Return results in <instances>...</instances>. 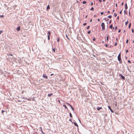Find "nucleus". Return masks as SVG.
I'll use <instances>...</instances> for the list:
<instances>
[{
	"label": "nucleus",
	"mask_w": 134,
	"mask_h": 134,
	"mask_svg": "<svg viewBox=\"0 0 134 134\" xmlns=\"http://www.w3.org/2000/svg\"><path fill=\"white\" fill-rule=\"evenodd\" d=\"M116 45H117V43H116H116H115V44H114V45H115V46H116Z\"/></svg>",
	"instance_id": "58836bf2"
},
{
	"label": "nucleus",
	"mask_w": 134,
	"mask_h": 134,
	"mask_svg": "<svg viewBox=\"0 0 134 134\" xmlns=\"http://www.w3.org/2000/svg\"><path fill=\"white\" fill-rule=\"evenodd\" d=\"M87 16H86V18H87Z\"/></svg>",
	"instance_id": "69168bd1"
},
{
	"label": "nucleus",
	"mask_w": 134,
	"mask_h": 134,
	"mask_svg": "<svg viewBox=\"0 0 134 134\" xmlns=\"http://www.w3.org/2000/svg\"><path fill=\"white\" fill-rule=\"evenodd\" d=\"M105 0H103V2H105Z\"/></svg>",
	"instance_id": "864d4df0"
},
{
	"label": "nucleus",
	"mask_w": 134,
	"mask_h": 134,
	"mask_svg": "<svg viewBox=\"0 0 134 134\" xmlns=\"http://www.w3.org/2000/svg\"><path fill=\"white\" fill-rule=\"evenodd\" d=\"M123 4H124V2H123L122 3L121 5H123Z\"/></svg>",
	"instance_id": "c03bdc74"
},
{
	"label": "nucleus",
	"mask_w": 134,
	"mask_h": 134,
	"mask_svg": "<svg viewBox=\"0 0 134 134\" xmlns=\"http://www.w3.org/2000/svg\"><path fill=\"white\" fill-rule=\"evenodd\" d=\"M70 114V117H71V118H72V116L71 115V113H70V114Z\"/></svg>",
	"instance_id": "aec40b11"
},
{
	"label": "nucleus",
	"mask_w": 134,
	"mask_h": 134,
	"mask_svg": "<svg viewBox=\"0 0 134 134\" xmlns=\"http://www.w3.org/2000/svg\"><path fill=\"white\" fill-rule=\"evenodd\" d=\"M119 75L120 76H121L122 79L124 80L125 79V77L122 76L121 74H119Z\"/></svg>",
	"instance_id": "20e7f679"
},
{
	"label": "nucleus",
	"mask_w": 134,
	"mask_h": 134,
	"mask_svg": "<svg viewBox=\"0 0 134 134\" xmlns=\"http://www.w3.org/2000/svg\"><path fill=\"white\" fill-rule=\"evenodd\" d=\"M47 34L48 35V36H50L51 34V33L49 31H48L47 33Z\"/></svg>",
	"instance_id": "1a4fd4ad"
},
{
	"label": "nucleus",
	"mask_w": 134,
	"mask_h": 134,
	"mask_svg": "<svg viewBox=\"0 0 134 134\" xmlns=\"http://www.w3.org/2000/svg\"><path fill=\"white\" fill-rule=\"evenodd\" d=\"M53 94V93H50V94H48V97H50V96H51Z\"/></svg>",
	"instance_id": "9b49d317"
},
{
	"label": "nucleus",
	"mask_w": 134,
	"mask_h": 134,
	"mask_svg": "<svg viewBox=\"0 0 134 134\" xmlns=\"http://www.w3.org/2000/svg\"><path fill=\"white\" fill-rule=\"evenodd\" d=\"M86 24H87L86 23H84L83 24V25L84 26H85L86 25Z\"/></svg>",
	"instance_id": "72a5a7b5"
},
{
	"label": "nucleus",
	"mask_w": 134,
	"mask_h": 134,
	"mask_svg": "<svg viewBox=\"0 0 134 134\" xmlns=\"http://www.w3.org/2000/svg\"><path fill=\"white\" fill-rule=\"evenodd\" d=\"M93 2H92V3H91V6H92L93 5Z\"/></svg>",
	"instance_id": "37998d69"
},
{
	"label": "nucleus",
	"mask_w": 134,
	"mask_h": 134,
	"mask_svg": "<svg viewBox=\"0 0 134 134\" xmlns=\"http://www.w3.org/2000/svg\"><path fill=\"white\" fill-rule=\"evenodd\" d=\"M110 22H111V21H110V22H109V23H110Z\"/></svg>",
	"instance_id": "774afa93"
},
{
	"label": "nucleus",
	"mask_w": 134,
	"mask_h": 134,
	"mask_svg": "<svg viewBox=\"0 0 134 134\" xmlns=\"http://www.w3.org/2000/svg\"><path fill=\"white\" fill-rule=\"evenodd\" d=\"M101 26L102 27V30H104L105 29V25L104 23H102L101 24Z\"/></svg>",
	"instance_id": "f257e3e1"
},
{
	"label": "nucleus",
	"mask_w": 134,
	"mask_h": 134,
	"mask_svg": "<svg viewBox=\"0 0 134 134\" xmlns=\"http://www.w3.org/2000/svg\"><path fill=\"white\" fill-rule=\"evenodd\" d=\"M129 23V21L128 20H127V21L125 23V25H126V26H127V24H128Z\"/></svg>",
	"instance_id": "9d476101"
},
{
	"label": "nucleus",
	"mask_w": 134,
	"mask_h": 134,
	"mask_svg": "<svg viewBox=\"0 0 134 134\" xmlns=\"http://www.w3.org/2000/svg\"><path fill=\"white\" fill-rule=\"evenodd\" d=\"M128 63H131V62H130V60H128Z\"/></svg>",
	"instance_id": "c9c22d12"
},
{
	"label": "nucleus",
	"mask_w": 134,
	"mask_h": 134,
	"mask_svg": "<svg viewBox=\"0 0 134 134\" xmlns=\"http://www.w3.org/2000/svg\"><path fill=\"white\" fill-rule=\"evenodd\" d=\"M129 14L130 15V12H129Z\"/></svg>",
	"instance_id": "052dcab7"
},
{
	"label": "nucleus",
	"mask_w": 134,
	"mask_h": 134,
	"mask_svg": "<svg viewBox=\"0 0 134 134\" xmlns=\"http://www.w3.org/2000/svg\"><path fill=\"white\" fill-rule=\"evenodd\" d=\"M48 40H50V36H48Z\"/></svg>",
	"instance_id": "7c9ffc66"
},
{
	"label": "nucleus",
	"mask_w": 134,
	"mask_h": 134,
	"mask_svg": "<svg viewBox=\"0 0 134 134\" xmlns=\"http://www.w3.org/2000/svg\"><path fill=\"white\" fill-rule=\"evenodd\" d=\"M116 40L117 41H118V38H116Z\"/></svg>",
	"instance_id": "6e6d98bb"
},
{
	"label": "nucleus",
	"mask_w": 134,
	"mask_h": 134,
	"mask_svg": "<svg viewBox=\"0 0 134 134\" xmlns=\"http://www.w3.org/2000/svg\"><path fill=\"white\" fill-rule=\"evenodd\" d=\"M50 7H49V5H48L47 6V10H49L50 9Z\"/></svg>",
	"instance_id": "6e6552de"
},
{
	"label": "nucleus",
	"mask_w": 134,
	"mask_h": 134,
	"mask_svg": "<svg viewBox=\"0 0 134 134\" xmlns=\"http://www.w3.org/2000/svg\"><path fill=\"white\" fill-rule=\"evenodd\" d=\"M132 33H133L134 32V30L133 29H132Z\"/></svg>",
	"instance_id": "2f4dec72"
},
{
	"label": "nucleus",
	"mask_w": 134,
	"mask_h": 134,
	"mask_svg": "<svg viewBox=\"0 0 134 134\" xmlns=\"http://www.w3.org/2000/svg\"><path fill=\"white\" fill-rule=\"evenodd\" d=\"M93 41H95V38H93Z\"/></svg>",
	"instance_id": "a19ab883"
},
{
	"label": "nucleus",
	"mask_w": 134,
	"mask_h": 134,
	"mask_svg": "<svg viewBox=\"0 0 134 134\" xmlns=\"http://www.w3.org/2000/svg\"><path fill=\"white\" fill-rule=\"evenodd\" d=\"M99 2H102V0H98Z\"/></svg>",
	"instance_id": "e433bc0d"
},
{
	"label": "nucleus",
	"mask_w": 134,
	"mask_h": 134,
	"mask_svg": "<svg viewBox=\"0 0 134 134\" xmlns=\"http://www.w3.org/2000/svg\"><path fill=\"white\" fill-rule=\"evenodd\" d=\"M121 32V30H120L118 31V32L120 33Z\"/></svg>",
	"instance_id": "ea45409f"
},
{
	"label": "nucleus",
	"mask_w": 134,
	"mask_h": 134,
	"mask_svg": "<svg viewBox=\"0 0 134 134\" xmlns=\"http://www.w3.org/2000/svg\"><path fill=\"white\" fill-rule=\"evenodd\" d=\"M74 125H75V126H76L77 127H78V125L75 122H74Z\"/></svg>",
	"instance_id": "f8f14e48"
},
{
	"label": "nucleus",
	"mask_w": 134,
	"mask_h": 134,
	"mask_svg": "<svg viewBox=\"0 0 134 134\" xmlns=\"http://www.w3.org/2000/svg\"><path fill=\"white\" fill-rule=\"evenodd\" d=\"M16 30L18 31H19L20 30V26H19L17 28Z\"/></svg>",
	"instance_id": "0eeeda50"
},
{
	"label": "nucleus",
	"mask_w": 134,
	"mask_h": 134,
	"mask_svg": "<svg viewBox=\"0 0 134 134\" xmlns=\"http://www.w3.org/2000/svg\"><path fill=\"white\" fill-rule=\"evenodd\" d=\"M117 27L116 26V27L115 28V29L116 30V29H117Z\"/></svg>",
	"instance_id": "09e8293b"
},
{
	"label": "nucleus",
	"mask_w": 134,
	"mask_h": 134,
	"mask_svg": "<svg viewBox=\"0 0 134 134\" xmlns=\"http://www.w3.org/2000/svg\"><path fill=\"white\" fill-rule=\"evenodd\" d=\"M115 6L116 7H117V4H115Z\"/></svg>",
	"instance_id": "603ef678"
},
{
	"label": "nucleus",
	"mask_w": 134,
	"mask_h": 134,
	"mask_svg": "<svg viewBox=\"0 0 134 134\" xmlns=\"http://www.w3.org/2000/svg\"><path fill=\"white\" fill-rule=\"evenodd\" d=\"M58 102H59V103H60V101L58 100Z\"/></svg>",
	"instance_id": "680f3d73"
},
{
	"label": "nucleus",
	"mask_w": 134,
	"mask_h": 134,
	"mask_svg": "<svg viewBox=\"0 0 134 134\" xmlns=\"http://www.w3.org/2000/svg\"><path fill=\"white\" fill-rule=\"evenodd\" d=\"M43 77L44 78H45L47 79H48V76H46L45 74H44L43 75Z\"/></svg>",
	"instance_id": "7ed1b4c3"
},
{
	"label": "nucleus",
	"mask_w": 134,
	"mask_h": 134,
	"mask_svg": "<svg viewBox=\"0 0 134 134\" xmlns=\"http://www.w3.org/2000/svg\"><path fill=\"white\" fill-rule=\"evenodd\" d=\"M53 75V74H51V76H52V75Z\"/></svg>",
	"instance_id": "3c124183"
},
{
	"label": "nucleus",
	"mask_w": 134,
	"mask_h": 134,
	"mask_svg": "<svg viewBox=\"0 0 134 134\" xmlns=\"http://www.w3.org/2000/svg\"><path fill=\"white\" fill-rule=\"evenodd\" d=\"M93 9H94V8H93V7H92V8L91 9V10H92L93 11Z\"/></svg>",
	"instance_id": "b1692460"
},
{
	"label": "nucleus",
	"mask_w": 134,
	"mask_h": 134,
	"mask_svg": "<svg viewBox=\"0 0 134 134\" xmlns=\"http://www.w3.org/2000/svg\"><path fill=\"white\" fill-rule=\"evenodd\" d=\"M97 21H100L99 19H97Z\"/></svg>",
	"instance_id": "a18cd8bd"
},
{
	"label": "nucleus",
	"mask_w": 134,
	"mask_h": 134,
	"mask_svg": "<svg viewBox=\"0 0 134 134\" xmlns=\"http://www.w3.org/2000/svg\"><path fill=\"white\" fill-rule=\"evenodd\" d=\"M108 17L110 19H111L112 18V16L111 15H109L108 16Z\"/></svg>",
	"instance_id": "6ab92c4d"
},
{
	"label": "nucleus",
	"mask_w": 134,
	"mask_h": 134,
	"mask_svg": "<svg viewBox=\"0 0 134 134\" xmlns=\"http://www.w3.org/2000/svg\"><path fill=\"white\" fill-rule=\"evenodd\" d=\"M86 3V1H84L83 2V4H85Z\"/></svg>",
	"instance_id": "393cba45"
},
{
	"label": "nucleus",
	"mask_w": 134,
	"mask_h": 134,
	"mask_svg": "<svg viewBox=\"0 0 134 134\" xmlns=\"http://www.w3.org/2000/svg\"><path fill=\"white\" fill-rule=\"evenodd\" d=\"M125 58H126V59H127V57H125Z\"/></svg>",
	"instance_id": "e2e57ef3"
},
{
	"label": "nucleus",
	"mask_w": 134,
	"mask_h": 134,
	"mask_svg": "<svg viewBox=\"0 0 134 134\" xmlns=\"http://www.w3.org/2000/svg\"><path fill=\"white\" fill-rule=\"evenodd\" d=\"M114 11V10H113V12Z\"/></svg>",
	"instance_id": "0e129e2a"
},
{
	"label": "nucleus",
	"mask_w": 134,
	"mask_h": 134,
	"mask_svg": "<svg viewBox=\"0 0 134 134\" xmlns=\"http://www.w3.org/2000/svg\"><path fill=\"white\" fill-rule=\"evenodd\" d=\"M108 39H109V36H107V41H108Z\"/></svg>",
	"instance_id": "c756f323"
},
{
	"label": "nucleus",
	"mask_w": 134,
	"mask_h": 134,
	"mask_svg": "<svg viewBox=\"0 0 134 134\" xmlns=\"http://www.w3.org/2000/svg\"><path fill=\"white\" fill-rule=\"evenodd\" d=\"M108 13H110V12L109 11H108Z\"/></svg>",
	"instance_id": "5fc2aeb1"
},
{
	"label": "nucleus",
	"mask_w": 134,
	"mask_h": 134,
	"mask_svg": "<svg viewBox=\"0 0 134 134\" xmlns=\"http://www.w3.org/2000/svg\"><path fill=\"white\" fill-rule=\"evenodd\" d=\"M128 51H126V53H127L128 52Z\"/></svg>",
	"instance_id": "4d7b16f0"
},
{
	"label": "nucleus",
	"mask_w": 134,
	"mask_h": 134,
	"mask_svg": "<svg viewBox=\"0 0 134 134\" xmlns=\"http://www.w3.org/2000/svg\"><path fill=\"white\" fill-rule=\"evenodd\" d=\"M2 113H3L4 112V111L3 110H2Z\"/></svg>",
	"instance_id": "79ce46f5"
},
{
	"label": "nucleus",
	"mask_w": 134,
	"mask_h": 134,
	"mask_svg": "<svg viewBox=\"0 0 134 134\" xmlns=\"http://www.w3.org/2000/svg\"><path fill=\"white\" fill-rule=\"evenodd\" d=\"M105 46H106V47H107V46H108V45H107V44H106V45H105Z\"/></svg>",
	"instance_id": "bf43d9fd"
},
{
	"label": "nucleus",
	"mask_w": 134,
	"mask_h": 134,
	"mask_svg": "<svg viewBox=\"0 0 134 134\" xmlns=\"http://www.w3.org/2000/svg\"><path fill=\"white\" fill-rule=\"evenodd\" d=\"M120 14H121V11L119 13Z\"/></svg>",
	"instance_id": "8fccbe9b"
},
{
	"label": "nucleus",
	"mask_w": 134,
	"mask_h": 134,
	"mask_svg": "<svg viewBox=\"0 0 134 134\" xmlns=\"http://www.w3.org/2000/svg\"><path fill=\"white\" fill-rule=\"evenodd\" d=\"M103 12H101V13H100V14L101 15H102L103 14Z\"/></svg>",
	"instance_id": "f704fd0d"
},
{
	"label": "nucleus",
	"mask_w": 134,
	"mask_h": 134,
	"mask_svg": "<svg viewBox=\"0 0 134 134\" xmlns=\"http://www.w3.org/2000/svg\"><path fill=\"white\" fill-rule=\"evenodd\" d=\"M57 42H59V37H57Z\"/></svg>",
	"instance_id": "a211bd4d"
},
{
	"label": "nucleus",
	"mask_w": 134,
	"mask_h": 134,
	"mask_svg": "<svg viewBox=\"0 0 134 134\" xmlns=\"http://www.w3.org/2000/svg\"><path fill=\"white\" fill-rule=\"evenodd\" d=\"M108 108L110 109V111H111V112H112V113H114V112L111 109V108H110V107L109 106H108Z\"/></svg>",
	"instance_id": "39448f33"
},
{
	"label": "nucleus",
	"mask_w": 134,
	"mask_h": 134,
	"mask_svg": "<svg viewBox=\"0 0 134 134\" xmlns=\"http://www.w3.org/2000/svg\"><path fill=\"white\" fill-rule=\"evenodd\" d=\"M3 32V31L2 30H1V31H0V35H1L2 33Z\"/></svg>",
	"instance_id": "bb28decb"
},
{
	"label": "nucleus",
	"mask_w": 134,
	"mask_h": 134,
	"mask_svg": "<svg viewBox=\"0 0 134 134\" xmlns=\"http://www.w3.org/2000/svg\"><path fill=\"white\" fill-rule=\"evenodd\" d=\"M127 4H126L125 5V8L126 9H127Z\"/></svg>",
	"instance_id": "2eb2a0df"
},
{
	"label": "nucleus",
	"mask_w": 134,
	"mask_h": 134,
	"mask_svg": "<svg viewBox=\"0 0 134 134\" xmlns=\"http://www.w3.org/2000/svg\"><path fill=\"white\" fill-rule=\"evenodd\" d=\"M66 37L68 38V39L69 40H70V39H69V38L68 37V36L67 35H66Z\"/></svg>",
	"instance_id": "a878e982"
},
{
	"label": "nucleus",
	"mask_w": 134,
	"mask_h": 134,
	"mask_svg": "<svg viewBox=\"0 0 134 134\" xmlns=\"http://www.w3.org/2000/svg\"><path fill=\"white\" fill-rule=\"evenodd\" d=\"M131 25V23H130L129 24V27H128L129 28H130V27Z\"/></svg>",
	"instance_id": "f3484780"
},
{
	"label": "nucleus",
	"mask_w": 134,
	"mask_h": 134,
	"mask_svg": "<svg viewBox=\"0 0 134 134\" xmlns=\"http://www.w3.org/2000/svg\"><path fill=\"white\" fill-rule=\"evenodd\" d=\"M118 60L120 62L121 60V53H120L119 54L118 57Z\"/></svg>",
	"instance_id": "f03ea898"
},
{
	"label": "nucleus",
	"mask_w": 134,
	"mask_h": 134,
	"mask_svg": "<svg viewBox=\"0 0 134 134\" xmlns=\"http://www.w3.org/2000/svg\"><path fill=\"white\" fill-rule=\"evenodd\" d=\"M124 32H125V30H124Z\"/></svg>",
	"instance_id": "338daca9"
},
{
	"label": "nucleus",
	"mask_w": 134,
	"mask_h": 134,
	"mask_svg": "<svg viewBox=\"0 0 134 134\" xmlns=\"http://www.w3.org/2000/svg\"><path fill=\"white\" fill-rule=\"evenodd\" d=\"M112 27H113V25L111 24V25H110V26L109 28L110 29H112Z\"/></svg>",
	"instance_id": "dca6fc26"
},
{
	"label": "nucleus",
	"mask_w": 134,
	"mask_h": 134,
	"mask_svg": "<svg viewBox=\"0 0 134 134\" xmlns=\"http://www.w3.org/2000/svg\"><path fill=\"white\" fill-rule=\"evenodd\" d=\"M66 104L67 105H69L70 106V105H70V104H69V103H66Z\"/></svg>",
	"instance_id": "4be33fe9"
},
{
	"label": "nucleus",
	"mask_w": 134,
	"mask_h": 134,
	"mask_svg": "<svg viewBox=\"0 0 134 134\" xmlns=\"http://www.w3.org/2000/svg\"><path fill=\"white\" fill-rule=\"evenodd\" d=\"M70 107L71 108V109H72V110L73 111H74V109L71 106V105H70Z\"/></svg>",
	"instance_id": "ddd939ff"
},
{
	"label": "nucleus",
	"mask_w": 134,
	"mask_h": 134,
	"mask_svg": "<svg viewBox=\"0 0 134 134\" xmlns=\"http://www.w3.org/2000/svg\"><path fill=\"white\" fill-rule=\"evenodd\" d=\"M117 16V14H116L115 13L114 14V16L115 17H116Z\"/></svg>",
	"instance_id": "412c9836"
},
{
	"label": "nucleus",
	"mask_w": 134,
	"mask_h": 134,
	"mask_svg": "<svg viewBox=\"0 0 134 134\" xmlns=\"http://www.w3.org/2000/svg\"><path fill=\"white\" fill-rule=\"evenodd\" d=\"M7 55L8 56H9V55H10V56H12L13 55L11 54H7Z\"/></svg>",
	"instance_id": "5701e85b"
},
{
	"label": "nucleus",
	"mask_w": 134,
	"mask_h": 134,
	"mask_svg": "<svg viewBox=\"0 0 134 134\" xmlns=\"http://www.w3.org/2000/svg\"><path fill=\"white\" fill-rule=\"evenodd\" d=\"M91 33V31H88V34H90Z\"/></svg>",
	"instance_id": "cd10ccee"
},
{
	"label": "nucleus",
	"mask_w": 134,
	"mask_h": 134,
	"mask_svg": "<svg viewBox=\"0 0 134 134\" xmlns=\"http://www.w3.org/2000/svg\"><path fill=\"white\" fill-rule=\"evenodd\" d=\"M102 108L101 107H97V109L98 110H99L100 109H102Z\"/></svg>",
	"instance_id": "423d86ee"
},
{
	"label": "nucleus",
	"mask_w": 134,
	"mask_h": 134,
	"mask_svg": "<svg viewBox=\"0 0 134 134\" xmlns=\"http://www.w3.org/2000/svg\"><path fill=\"white\" fill-rule=\"evenodd\" d=\"M63 107H65V109H68V108H67V107L65 105H64V104L63 105Z\"/></svg>",
	"instance_id": "4468645a"
},
{
	"label": "nucleus",
	"mask_w": 134,
	"mask_h": 134,
	"mask_svg": "<svg viewBox=\"0 0 134 134\" xmlns=\"http://www.w3.org/2000/svg\"><path fill=\"white\" fill-rule=\"evenodd\" d=\"M128 42H129V40L127 39L126 41V43H127Z\"/></svg>",
	"instance_id": "c85d7f7f"
},
{
	"label": "nucleus",
	"mask_w": 134,
	"mask_h": 134,
	"mask_svg": "<svg viewBox=\"0 0 134 134\" xmlns=\"http://www.w3.org/2000/svg\"><path fill=\"white\" fill-rule=\"evenodd\" d=\"M90 27V26H88L87 28V29H88Z\"/></svg>",
	"instance_id": "473e14b6"
},
{
	"label": "nucleus",
	"mask_w": 134,
	"mask_h": 134,
	"mask_svg": "<svg viewBox=\"0 0 134 134\" xmlns=\"http://www.w3.org/2000/svg\"><path fill=\"white\" fill-rule=\"evenodd\" d=\"M4 16L3 15H2L1 16V17H4Z\"/></svg>",
	"instance_id": "4c0bfd02"
},
{
	"label": "nucleus",
	"mask_w": 134,
	"mask_h": 134,
	"mask_svg": "<svg viewBox=\"0 0 134 134\" xmlns=\"http://www.w3.org/2000/svg\"><path fill=\"white\" fill-rule=\"evenodd\" d=\"M119 16H118V17H117V19H118V20H119Z\"/></svg>",
	"instance_id": "de8ad7c7"
},
{
	"label": "nucleus",
	"mask_w": 134,
	"mask_h": 134,
	"mask_svg": "<svg viewBox=\"0 0 134 134\" xmlns=\"http://www.w3.org/2000/svg\"><path fill=\"white\" fill-rule=\"evenodd\" d=\"M102 43H104V41H102Z\"/></svg>",
	"instance_id": "13d9d810"
},
{
	"label": "nucleus",
	"mask_w": 134,
	"mask_h": 134,
	"mask_svg": "<svg viewBox=\"0 0 134 134\" xmlns=\"http://www.w3.org/2000/svg\"><path fill=\"white\" fill-rule=\"evenodd\" d=\"M92 21V19H91L90 20V23H91Z\"/></svg>",
	"instance_id": "49530a36"
}]
</instances>
